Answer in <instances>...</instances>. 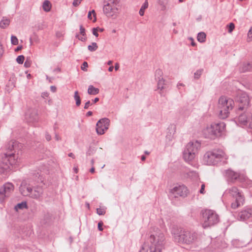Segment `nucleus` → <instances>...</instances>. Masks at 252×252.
<instances>
[{
	"label": "nucleus",
	"instance_id": "f257e3e1",
	"mask_svg": "<svg viewBox=\"0 0 252 252\" xmlns=\"http://www.w3.org/2000/svg\"><path fill=\"white\" fill-rule=\"evenodd\" d=\"M18 146L19 143L15 140H11L4 146V152L0 162V174H6L17 163L19 158L17 153Z\"/></svg>",
	"mask_w": 252,
	"mask_h": 252
},
{
	"label": "nucleus",
	"instance_id": "f03ea898",
	"mask_svg": "<svg viewBox=\"0 0 252 252\" xmlns=\"http://www.w3.org/2000/svg\"><path fill=\"white\" fill-rule=\"evenodd\" d=\"M173 238L176 242L187 245H193L196 243L199 235L197 232L193 230L181 229L179 232H172Z\"/></svg>",
	"mask_w": 252,
	"mask_h": 252
},
{
	"label": "nucleus",
	"instance_id": "7ed1b4c3",
	"mask_svg": "<svg viewBox=\"0 0 252 252\" xmlns=\"http://www.w3.org/2000/svg\"><path fill=\"white\" fill-rule=\"evenodd\" d=\"M227 158L224 152L221 149H214L207 152L203 157V162L209 165H215L219 164L223 159Z\"/></svg>",
	"mask_w": 252,
	"mask_h": 252
},
{
	"label": "nucleus",
	"instance_id": "20e7f679",
	"mask_svg": "<svg viewBox=\"0 0 252 252\" xmlns=\"http://www.w3.org/2000/svg\"><path fill=\"white\" fill-rule=\"evenodd\" d=\"M225 124L223 122L212 124L203 130L205 138L215 139L221 136L224 132Z\"/></svg>",
	"mask_w": 252,
	"mask_h": 252
},
{
	"label": "nucleus",
	"instance_id": "39448f33",
	"mask_svg": "<svg viewBox=\"0 0 252 252\" xmlns=\"http://www.w3.org/2000/svg\"><path fill=\"white\" fill-rule=\"evenodd\" d=\"M201 224L204 228L214 225L219 222V215L212 210L206 209L201 211Z\"/></svg>",
	"mask_w": 252,
	"mask_h": 252
},
{
	"label": "nucleus",
	"instance_id": "423d86ee",
	"mask_svg": "<svg viewBox=\"0 0 252 252\" xmlns=\"http://www.w3.org/2000/svg\"><path fill=\"white\" fill-rule=\"evenodd\" d=\"M234 105L233 99L222 96L219 99V108L220 109L219 116L221 119L227 118Z\"/></svg>",
	"mask_w": 252,
	"mask_h": 252
},
{
	"label": "nucleus",
	"instance_id": "0eeeda50",
	"mask_svg": "<svg viewBox=\"0 0 252 252\" xmlns=\"http://www.w3.org/2000/svg\"><path fill=\"white\" fill-rule=\"evenodd\" d=\"M164 235L160 233L158 235H151L149 241L150 245L147 252H161L164 247Z\"/></svg>",
	"mask_w": 252,
	"mask_h": 252
},
{
	"label": "nucleus",
	"instance_id": "6e6552de",
	"mask_svg": "<svg viewBox=\"0 0 252 252\" xmlns=\"http://www.w3.org/2000/svg\"><path fill=\"white\" fill-rule=\"evenodd\" d=\"M225 193L229 194L230 196L235 199L231 204L232 209H236L244 204L245 196L243 192L236 187L234 186L227 189Z\"/></svg>",
	"mask_w": 252,
	"mask_h": 252
},
{
	"label": "nucleus",
	"instance_id": "1a4fd4ad",
	"mask_svg": "<svg viewBox=\"0 0 252 252\" xmlns=\"http://www.w3.org/2000/svg\"><path fill=\"white\" fill-rule=\"evenodd\" d=\"M200 147V144L198 141L189 142L186 146L183 153L184 159L187 162L191 161L195 158V154Z\"/></svg>",
	"mask_w": 252,
	"mask_h": 252
},
{
	"label": "nucleus",
	"instance_id": "9d476101",
	"mask_svg": "<svg viewBox=\"0 0 252 252\" xmlns=\"http://www.w3.org/2000/svg\"><path fill=\"white\" fill-rule=\"evenodd\" d=\"M223 175L228 182L234 183L236 181L242 182L245 180V177L239 172L234 171L231 169L225 170Z\"/></svg>",
	"mask_w": 252,
	"mask_h": 252
},
{
	"label": "nucleus",
	"instance_id": "9b49d317",
	"mask_svg": "<svg viewBox=\"0 0 252 252\" xmlns=\"http://www.w3.org/2000/svg\"><path fill=\"white\" fill-rule=\"evenodd\" d=\"M236 100L239 103L237 113L239 114V112L243 111L248 108L250 104V99L248 94L246 93H242L238 94L236 97Z\"/></svg>",
	"mask_w": 252,
	"mask_h": 252
},
{
	"label": "nucleus",
	"instance_id": "f8f14e48",
	"mask_svg": "<svg viewBox=\"0 0 252 252\" xmlns=\"http://www.w3.org/2000/svg\"><path fill=\"white\" fill-rule=\"evenodd\" d=\"M110 125L109 119L104 118L99 120L96 125V130L98 134H103L105 131L108 129Z\"/></svg>",
	"mask_w": 252,
	"mask_h": 252
},
{
	"label": "nucleus",
	"instance_id": "ddd939ff",
	"mask_svg": "<svg viewBox=\"0 0 252 252\" xmlns=\"http://www.w3.org/2000/svg\"><path fill=\"white\" fill-rule=\"evenodd\" d=\"M188 189L184 185H179L171 190V195L174 197H186L188 194Z\"/></svg>",
	"mask_w": 252,
	"mask_h": 252
},
{
	"label": "nucleus",
	"instance_id": "4468645a",
	"mask_svg": "<svg viewBox=\"0 0 252 252\" xmlns=\"http://www.w3.org/2000/svg\"><path fill=\"white\" fill-rule=\"evenodd\" d=\"M14 190V186L12 184L7 183L3 185L0 189V200L3 201L5 197L10 195Z\"/></svg>",
	"mask_w": 252,
	"mask_h": 252
},
{
	"label": "nucleus",
	"instance_id": "2eb2a0df",
	"mask_svg": "<svg viewBox=\"0 0 252 252\" xmlns=\"http://www.w3.org/2000/svg\"><path fill=\"white\" fill-rule=\"evenodd\" d=\"M26 119L29 123L36 122L38 120L37 112L35 109H30L26 114Z\"/></svg>",
	"mask_w": 252,
	"mask_h": 252
},
{
	"label": "nucleus",
	"instance_id": "dca6fc26",
	"mask_svg": "<svg viewBox=\"0 0 252 252\" xmlns=\"http://www.w3.org/2000/svg\"><path fill=\"white\" fill-rule=\"evenodd\" d=\"M21 193L23 196H29L31 197L32 188L29 185H27L25 181H23L19 188Z\"/></svg>",
	"mask_w": 252,
	"mask_h": 252
},
{
	"label": "nucleus",
	"instance_id": "f3484780",
	"mask_svg": "<svg viewBox=\"0 0 252 252\" xmlns=\"http://www.w3.org/2000/svg\"><path fill=\"white\" fill-rule=\"evenodd\" d=\"M238 217L243 220L252 217V208H248L243 210L239 213Z\"/></svg>",
	"mask_w": 252,
	"mask_h": 252
},
{
	"label": "nucleus",
	"instance_id": "a211bd4d",
	"mask_svg": "<svg viewBox=\"0 0 252 252\" xmlns=\"http://www.w3.org/2000/svg\"><path fill=\"white\" fill-rule=\"evenodd\" d=\"M43 192V190L42 187L37 186L34 188L33 190L32 189L31 197L38 199L42 196Z\"/></svg>",
	"mask_w": 252,
	"mask_h": 252
},
{
	"label": "nucleus",
	"instance_id": "6ab92c4d",
	"mask_svg": "<svg viewBox=\"0 0 252 252\" xmlns=\"http://www.w3.org/2000/svg\"><path fill=\"white\" fill-rule=\"evenodd\" d=\"M113 4L107 3L103 6V12L107 16H112L114 12L115 8Z\"/></svg>",
	"mask_w": 252,
	"mask_h": 252
},
{
	"label": "nucleus",
	"instance_id": "aec40b11",
	"mask_svg": "<svg viewBox=\"0 0 252 252\" xmlns=\"http://www.w3.org/2000/svg\"><path fill=\"white\" fill-rule=\"evenodd\" d=\"M248 121L247 115L245 113L239 114L237 118L238 122L241 125H246Z\"/></svg>",
	"mask_w": 252,
	"mask_h": 252
},
{
	"label": "nucleus",
	"instance_id": "412c9836",
	"mask_svg": "<svg viewBox=\"0 0 252 252\" xmlns=\"http://www.w3.org/2000/svg\"><path fill=\"white\" fill-rule=\"evenodd\" d=\"M80 33L82 36H80L78 34H76L75 36L79 40L82 41H85L86 40V34L85 32V29L82 25L80 26Z\"/></svg>",
	"mask_w": 252,
	"mask_h": 252
},
{
	"label": "nucleus",
	"instance_id": "4be33fe9",
	"mask_svg": "<svg viewBox=\"0 0 252 252\" xmlns=\"http://www.w3.org/2000/svg\"><path fill=\"white\" fill-rule=\"evenodd\" d=\"M166 84L165 83V80L161 77V79L158 80L157 87L158 89L160 90L159 93L161 94V91L165 89Z\"/></svg>",
	"mask_w": 252,
	"mask_h": 252
},
{
	"label": "nucleus",
	"instance_id": "5701e85b",
	"mask_svg": "<svg viewBox=\"0 0 252 252\" xmlns=\"http://www.w3.org/2000/svg\"><path fill=\"white\" fill-rule=\"evenodd\" d=\"M240 70L242 72L252 71V64L250 63H244L241 66Z\"/></svg>",
	"mask_w": 252,
	"mask_h": 252
},
{
	"label": "nucleus",
	"instance_id": "b1692460",
	"mask_svg": "<svg viewBox=\"0 0 252 252\" xmlns=\"http://www.w3.org/2000/svg\"><path fill=\"white\" fill-rule=\"evenodd\" d=\"M99 90L94 87L93 85H90L88 90V93L91 95H95L99 93Z\"/></svg>",
	"mask_w": 252,
	"mask_h": 252
},
{
	"label": "nucleus",
	"instance_id": "393cba45",
	"mask_svg": "<svg viewBox=\"0 0 252 252\" xmlns=\"http://www.w3.org/2000/svg\"><path fill=\"white\" fill-rule=\"evenodd\" d=\"M51 4L49 0H46L43 2L42 4V8L44 11L45 12L50 11L51 9Z\"/></svg>",
	"mask_w": 252,
	"mask_h": 252
},
{
	"label": "nucleus",
	"instance_id": "a878e982",
	"mask_svg": "<svg viewBox=\"0 0 252 252\" xmlns=\"http://www.w3.org/2000/svg\"><path fill=\"white\" fill-rule=\"evenodd\" d=\"M197 40L200 43H203L205 41L206 34L204 32H199L197 36Z\"/></svg>",
	"mask_w": 252,
	"mask_h": 252
},
{
	"label": "nucleus",
	"instance_id": "bb28decb",
	"mask_svg": "<svg viewBox=\"0 0 252 252\" xmlns=\"http://www.w3.org/2000/svg\"><path fill=\"white\" fill-rule=\"evenodd\" d=\"M9 19L3 18L0 22V27L2 29H5L9 25Z\"/></svg>",
	"mask_w": 252,
	"mask_h": 252
},
{
	"label": "nucleus",
	"instance_id": "cd10ccee",
	"mask_svg": "<svg viewBox=\"0 0 252 252\" xmlns=\"http://www.w3.org/2000/svg\"><path fill=\"white\" fill-rule=\"evenodd\" d=\"M148 7V1H145V2L143 3L142 6H141V8L139 10V14L140 16H143L144 14V11Z\"/></svg>",
	"mask_w": 252,
	"mask_h": 252
},
{
	"label": "nucleus",
	"instance_id": "c85d7f7f",
	"mask_svg": "<svg viewBox=\"0 0 252 252\" xmlns=\"http://www.w3.org/2000/svg\"><path fill=\"white\" fill-rule=\"evenodd\" d=\"M74 98L76 101V105L77 106H79L81 104V98L79 95V93L78 91H75L74 95Z\"/></svg>",
	"mask_w": 252,
	"mask_h": 252
},
{
	"label": "nucleus",
	"instance_id": "c756f323",
	"mask_svg": "<svg viewBox=\"0 0 252 252\" xmlns=\"http://www.w3.org/2000/svg\"><path fill=\"white\" fill-rule=\"evenodd\" d=\"M27 208V204L26 202H22L20 203H18L15 206V209L18 211L19 209H23Z\"/></svg>",
	"mask_w": 252,
	"mask_h": 252
},
{
	"label": "nucleus",
	"instance_id": "7c9ffc66",
	"mask_svg": "<svg viewBox=\"0 0 252 252\" xmlns=\"http://www.w3.org/2000/svg\"><path fill=\"white\" fill-rule=\"evenodd\" d=\"M98 46L95 42H92L91 45L88 46V50L91 52H94L97 50Z\"/></svg>",
	"mask_w": 252,
	"mask_h": 252
},
{
	"label": "nucleus",
	"instance_id": "2f4dec72",
	"mask_svg": "<svg viewBox=\"0 0 252 252\" xmlns=\"http://www.w3.org/2000/svg\"><path fill=\"white\" fill-rule=\"evenodd\" d=\"M179 113L180 115L183 116V117L188 116L189 114V110L186 108H181L179 111Z\"/></svg>",
	"mask_w": 252,
	"mask_h": 252
},
{
	"label": "nucleus",
	"instance_id": "473e14b6",
	"mask_svg": "<svg viewBox=\"0 0 252 252\" xmlns=\"http://www.w3.org/2000/svg\"><path fill=\"white\" fill-rule=\"evenodd\" d=\"M163 72L161 69H158L155 72V78L157 80L162 77Z\"/></svg>",
	"mask_w": 252,
	"mask_h": 252
},
{
	"label": "nucleus",
	"instance_id": "72a5a7b5",
	"mask_svg": "<svg viewBox=\"0 0 252 252\" xmlns=\"http://www.w3.org/2000/svg\"><path fill=\"white\" fill-rule=\"evenodd\" d=\"M203 71V69H200L196 70V71L194 73V77L195 79H199L202 74Z\"/></svg>",
	"mask_w": 252,
	"mask_h": 252
},
{
	"label": "nucleus",
	"instance_id": "f704fd0d",
	"mask_svg": "<svg viewBox=\"0 0 252 252\" xmlns=\"http://www.w3.org/2000/svg\"><path fill=\"white\" fill-rule=\"evenodd\" d=\"M11 44L14 45H16L18 44V39L16 36L13 35H11Z\"/></svg>",
	"mask_w": 252,
	"mask_h": 252
},
{
	"label": "nucleus",
	"instance_id": "c9c22d12",
	"mask_svg": "<svg viewBox=\"0 0 252 252\" xmlns=\"http://www.w3.org/2000/svg\"><path fill=\"white\" fill-rule=\"evenodd\" d=\"M92 14H93V16L94 17V19L93 20V21L94 22H95L96 21V17H95V12L94 10H93L91 11H89L88 15V17L90 20H92Z\"/></svg>",
	"mask_w": 252,
	"mask_h": 252
},
{
	"label": "nucleus",
	"instance_id": "e433bc0d",
	"mask_svg": "<svg viewBox=\"0 0 252 252\" xmlns=\"http://www.w3.org/2000/svg\"><path fill=\"white\" fill-rule=\"evenodd\" d=\"M25 57L23 55L18 56L16 59V62L19 64H22L24 63Z\"/></svg>",
	"mask_w": 252,
	"mask_h": 252
},
{
	"label": "nucleus",
	"instance_id": "4c0bfd02",
	"mask_svg": "<svg viewBox=\"0 0 252 252\" xmlns=\"http://www.w3.org/2000/svg\"><path fill=\"white\" fill-rule=\"evenodd\" d=\"M227 27L228 28V32L229 33H231L235 28V25L233 23H230L229 24L227 25Z\"/></svg>",
	"mask_w": 252,
	"mask_h": 252
},
{
	"label": "nucleus",
	"instance_id": "58836bf2",
	"mask_svg": "<svg viewBox=\"0 0 252 252\" xmlns=\"http://www.w3.org/2000/svg\"><path fill=\"white\" fill-rule=\"evenodd\" d=\"M96 213L99 215H103L105 214V210L103 208H97Z\"/></svg>",
	"mask_w": 252,
	"mask_h": 252
},
{
	"label": "nucleus",
	"instance_id": "ea45409f",
	"mask_svg": "<svg viewBox=\"0 0 252 252\" xmlns=\"http://www.w3.org/2000/svg\"><path fill=\"white\" fill-rule=\"evenodd\" d=\"M88 67V64L87 62H84L81 66V68L82 70H83L84 71H87V68Z\"/></svg>",
	"mask_w": 252,
	"mask_h": 252
},
{
	"label": "nucleus",
	"instance_id": "a19ab883",
	"mask_svg": "<svg viewBox=\"0 0 252 252\" xmlns=\"http://www.w3.org/2000/svg\"><path fill=\"white\" fill-rule=\"evenodd\" d=\"M82 0H73L72 4L74 6H78L81 2Z\"/></svg>",
	"mask_w": 252,
	"mask_h": 252
},
{
	"label": "nucleus",
	"instance_id": "79ce46f5",
	"mask_svg": "<svg viewBox=\"0 0 252 252\" xmlns=\"http://www.w3.org/2000/svg\"><path fill=\"white\" fill-rule=\"evenodd\" d=\"M97 32H98V27L94 28L93 29V34L96 37L98 36V33H97Z\"/></svg>",
	"mask_w": 252,
	"mask_h": 252
},
{
	"label": "nucleus",
	"instance_id": "37998d69",
	"mask_svg": "<svg viewBox=\"0 0 252 252\" xmlns=\"http://www.w3.org/2000/svg\"><path fill=\"white\" fill-rule=\"evenodd\" d=\"M31 62L27 60L24 63V66L26 67H30L31 65Z\"/></svg>",
	"mask_w": 252,
	"mask_h": 252
},
{
	"label": "nucleus",
	"instance_id": "c03bdc74",
	"mask_svg": "<svg viewBox=\"0 0 252 252\" xmlns=\"http://www.w3.org/2000/svg\"><path fill=\"white\" fill-rule=\"evenodd\" d=\"M93 103H91V102L90 100H88V101H87L85 104V105H84V109H87L89 108V106L91 105H92Z\"/></svg>",
	"mask_w": 252,
	"mask_h": 252
},
{
	"label": "nucleus",
	"instance_id": "a18cd8bd",
	"mask_svg": "<svg viewBox=\"0 0 252 252\" xmlns=\"http://www.w3.org/2000/svg\"><path fill=\"white\" fill-rule=\"evenodd\" d=\"M205 184H203L201 185V189L199 190V192L201 194H204L205 193Z\"/></svg>",
	"mask_w": 252,
	"mask_h": 252
},
{
	"label": "nucleus",
	"instance_id": "49530a36",
	"mask_svg": "<svg viewBox=\"0 0 252 252\" xmlns=\"http://www.w3.org/2000/svg\"><path fill=\"white\" fill-rule=\"evenodd\" d=\"M105 2H107V3L114 4L117 2V0H105Z\"/></svg>",
	"mask_w": 252,
	"mask_h": 252
},
{
	"label": "nucleus",
	"instance_id": "de8ad7c7",
	"mask_svg": "<svg viewBox=\"0 0 252 252\" xmlns=\"http://www.w3.org/2000/svg\"><path fill=\"white\" fill-rule=\"evenodd\" d=\"M4 53V50L2 45L0 43V59L2 57Z\"/></svg>",
	"mask_w": 252,
	"mask_h": 252
},
{
	"label": "nucleus",
	"instance_id": "09e8293b",
	"mask_svg": "<svg viewBox=\"0 0 252 252\" xmlns=\"http://www.w3.org/2000/svg\"><path fill=\"white\" fill-rule=\"evenodd\" d=\"M102 225L103 222L102 221H100L98 223V229L99 231L103 230Z\"/></svg>",
	"mask_w": 252,
	"mask_h": 252
},
{
	"label": "nucleus",
	"instance_id": "8fccbe9b",
	"mask_svg": "<svg viewBox=\"0 0 252 252\" xmlns=\"http://www.w3.org/2000/svg\"><path fill=\"white\" fill-rule=\"evenodd\" d=\"M248 37L249 38H252V26L251 27L248 33Z\"/></svg>",
	"mask_w": 252,
	"mask_h": 252
},
{
	"label": "nucleus",
	"instance_id": "3c124183",
	"mask_svg": "<svg viewBox=\"0 0 252 252\" xmlns=\"http://www.w3.org/2000/svg\"><path fill=\"white\" fill-rule=\"evenodd\" d=\"M45 137L48 141H49L51 140V136L47 132L46 133Z\"/></svg>",
	"mask_w": 252,
	"mask_h": 252
},
{
	"label": "nucleus",
	"instance_id": "603ef678",
	"mask_svg": "<svg viewBox=\"0 0 252 252\" xmlns=\"http://www.w3.org/2000/svg\"><path fill=\"white\" fill-rule=\"evenodd\" d=\"M50 90L53 93H55L57 91V88H56V87L55 86H51L50 87Z\"/></svg>",
	"mask_w": 252,
	"mask_h": 252
},
{
	"label": "nucleus",
	"instance_id": "864d4df0",
	"mask_svg": "<svg viewBox=\"0 0 252 252\" xmlns=\"http://www.w3.org/2000/svg\"><path fill=\"white\" fill-rule=\"evenodd\" d=\"M23 47L22 45L18 46L15 49V52H18V51L21 50L22 49Z\"/></svg>",
	"mask_w": 252,
	"mask_h": 252
},
{
	"label": "nucleus",
	"instance_id": "5fc2aeb1",
	"mask_svg": "<svg viewBox=\"0 0 252 252\" xmlns=\"http://www.w3.org/2000/svg\"><path fill=\"white\" fill-rule=\"evenodd\" d=\"M92 101L93 103H95L99 101V98L95 97L94 99H93Z\"/></svg>",
	"mask_w": 252,
	"mask_h": 252
},
{
	"label": "nucleus",
	"instance_id": "6e6d98bb",
	"mask_svg": "<svg viewBox=\"0 0 252 252\" xmlns=\"http://www.w3.org/2000/svg\"><path fill=\"white\" fill-rule=\"evenodd\" d=\"M93 115V112L92 111H88L87 114L86 116L88 117L91 116Z\"/></svg>",
	"mask_w": 252,
	"mask_h": 252
},
{
	"label": "nucleus",
	"instance_id": "4d7b16f0",
	"mask_svg": "<svg viewBox=\"0 0 252 252\" xmlns=\"http://www.w3.org/2000/svg\"><path fill=\"white\" fill-rule=\"evenodd\" d=\"M42 96L43 97H47L48 96V93L47 92H44L42 94Z\"/></svg>",
	"mask_w": 252,
	"mask_h": 252
},
{
	"label": "nucleus",
	"instance_id": "13d9d810",
	"mask_svg": "<svg viewBox=\"0 0 252 252\" xmlns=\"http://www.w3.org/2000/svg\"><path fill=\"white\" fill-rule=\"evenodd\" d=\"M68 156L70 157H71L72 158H75V156L74 155V154L72 153H70L68 154Z\"/></svg>",
	"mask_w": 252,
	"mask_h": 252
},
{
	"label": "nucleus",
	"instance_id": "bf43d9fd",
	"mask_svg": "<svg viewBox=\"0 0 252 252\" xmlns=\"http://www.w3.org/2000/svg\"><path fill=\"white\" fill-rule=\"evenodd\" d=\"M250 121V126L251 128H252V117L250 120H249Z\"/></svg>",
	"mask_w": 252,
	"mask_h": 252
},
{
	"label": "nucleus",
	"instance_id": "052dcab7",
	"mask_svg": "<svg viewBox=\"0 0 252 252\" xmlns=\"http://www.w3.org/2000/svg\"><path fill=\"white\" fill-rule=\"evenodd\" d=\"M119 64H118V63H116V64H115V69L116 70H118V69H119Z\"/></svg>",
	"mask_w": 252,
	"mask_h": 252
},
{
	"label": "nucleus",
	"instance_id": "680f3d73",
	"mask_svg": "<svg viewBox=\"0 0 252 252\" xmlns=\"http://www.w3.org/2000/svg\"><path fill=\"white\" fill-rule=\"evenodd\" d=\"M94 171H95V169H94V167H92L90 170V172L92 173H94Z\"/></svg>",
	"mask_w": 252,
	"mask_h": 252
},
{
	"label": "nucleus",
	"instance_id": "e2e57ef3",
	"mask_svg": "<svg viewBox=\"0 0 252 252\" xmlns=\"http://www.w3.org/2000/svg\"><path fill=\"white\" fill-rule=\"evenodd\" d=\"M55 139L56 140H59L60 139V136L56 133L55 134Z\"/></svg>",
	"mask_w": 252,
	"mask_h": 252
},
{
	"label": "nucleus",
	"instance_id": "0e129e2a",
	"mask_svg": "<svg viewBox=\"0 0 252 252\" xmlns=\"http://www.w3.org/2000/svg\"><path fill=\"white\" fill-rule=\"evenodd\" d=\"M113 69H114L113 66H111L109 67L108 71L110 72H111L113 71Z\"/></svg>",
	"mask_w": 252,
	"mask_h": 252
},
{
	"label": "nucleus",
	"instance_id": "69168bd1",
	"mask_svg": "<svg viewBox=\"0 0 252 252\" xmlns=\"http://www.w3.org/2000/svg\"><path fill=\"white\" fill-rule=\"evenodd\" d=\"M61 68H55L54 70V71L55 72H61Z\"/></svg>",
	"mask_w": 252,
	"mask_h": 252
},
{
	"label": "nucleus",
	"instance_id": "338daca9",
	"mask_svg": "<svg viewBox=\"0 0 252 252\" xmlns=\"http://www.w3.org/2000/svg\"><path fill=\"white\" fill-rule=\"evenodd\" d=\"M139 252H146V251H145L144 247L143 246L142 247V249L140 250Z\"/></svg>",
	"mask_w": 252,
	"mask_h": 252
},
{
	"label": "nucleus",
	"instance_id": "774afa93",
	"mask_svg": "<svg viewBox=\"0 0 252 252\" xmlns=\"http://www.w3.org/2000/svg\"><path fill=\"white\" fill-rule=\"evenodd\" d=\"M145 159H146V157H145V156H142L141 157V160H142V161L145 160Z\"/></svg>",
	"mask_w": 252,
	"mask_h": 252
}]
</instances>
